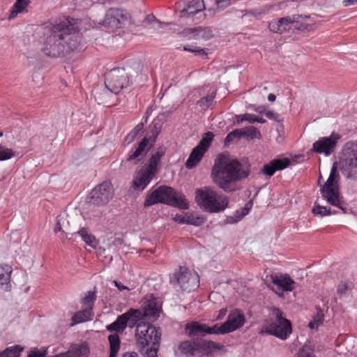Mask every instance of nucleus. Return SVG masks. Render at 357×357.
<instances>
[{"instance_id": "nucleus-36", "label": "nucleus", "mask_w": 357, "mask_h": 357, "mask_svg": "<svg viewBox=\"0 0 357 357\" xmlns=\"http://www.w3.org/2000/svg\"><path fill=\"white\" fill-rule=\"evenodd\" d=\"M312 212L315 215H319L324 217L331 214H335L337 212L336 211H332L331 207L323 206L319 204H316L312 209Z\"/></svg>"}, {"instance_id": "nucleus-38", "label": "nucleus", "mask_w": 357, "mask_h": 357, "mask_svg": "<svg viewBox=\"0 0 357 357\" xmlns=\"http://www.w3.org/2000/svg\"><path fill=\"white\" fill-rule=\"evenodd\" d=\"M148 144L149 139L148 137H146L140 142L135 151L128 155V160L130 161L138 158L144 151L145 148L148 146Z\"/></svg>"}, {"instance_id": "nucleus-31", "label": "nucleus", "mask_w": 357, "mask_h": 357, "mask_svg": "<svg viewBox=\"0 0 357 357\" xmlns=\"http://www.w3.org/2000/svg\"><path fill=\"white\" fill-rule=\"evenodd\" d=\"M109 342V357H116L120 349V338L117 333L111 334L108 337Z\"/></svg>"}, {"instance_id": "nucleus-26", "label": "nucleus", "mask_w": 357, "mask_h": 357, "mask_svg": "<svg viewBox=\"0 0 357 357\" xmlns=\"http://www.w3.org/2000/svg\"><path fill=\"white\" fill-rule=\"evenodd\" d=\"M185 331L190 337H203L207 334V325L192 321L185 324Z\"/></svg>"}, {"instance_id": "nucleus-59", "label": "nucleus", "mask_w": 357, "mask_h": 357, "mask_svg": "<svg viewBox=\"0 0 357 357\" xmlns=\"http://www.w3.org/2000/svg\"><path fill=\"white\" fill-rule=\"evenodd\" d=\"M80 1L83 3L85 6H91L95 3L94 0H80Z\"/></svg>"}, {"instance_id": "nucleus-32", "label": "nucleus", "mask_w": 357, "mask_h": 357, "mask_svg": "<svg viewBox=\"0 0 357 357\" xmlns=\"http://www.w3.org/2000/svg\"><path fill=\"white\" fill-rule=\"evenodd\" d=\"M165 148L163 146L160 147L156 153L153 154L149 161V166L151 169H154L158 171V167L160 164L161 158L165 153Z\"/></svg>"}, {"instance_id": "nucleus-14", "label": "nucleus", "mask_w": 357, "mask_h": 357, "mask_svg": "<svg viewBox=\"0 0 357 357\" xmlns=\"http://www.w3.org/2000/svg\"><path fill=\"white\" fill-rule=\"evenodd\" d=\"M137 314H139V312L134 311L132 308L130 309L126 312L119 315L116 321L107 326V330L109 332L123 333L128 326L130 328L135 327L137 324L135 319L137 317Z\"/></svg>"}, {"instance_id": "nucleus-49", "label": "nucleus", "mask_w": 357, "mask_h": 357, "mask_svg": "<svg viewBox=\"0 0 357 357\" xmlns=\"http://www.w3.org/2000/svg\"><path fill=\"white\" fill-rule=\"evenodd\" d=\"M214 98H215V95L213 94V93H212L210 95H208L206 97L202 98L199 100V103L201 105H202L204 107V109H206L211 105Z\"/></svg>"}, {"instance_id": "nucleus-56", "label": "nucleus", "mask_w": 357, "mask_h": 357, "mask_svg": "<svg viewBox=\"0 0 357 357\" xmlns=\"http://www.w3.org/2000/svg\"><path fill=\"white\" fill-rule=\"evenodd\" d=\"M113 282H114V285L118 288V289L121 291L123 290H128L129 289L128 287L123 285L122 284H121L120 282H119L116 280H114Z\"/></svg>"}, {"instance_id": "nucleus-4", "label": "nucleus", "mask_w": 357, "mask_h": 357, "mask_svg": "<svg viewBox=\"0 0 357 357\" xmlns=\"http://www.w3.org/2000/svg\"><path fill=\"white\" fill-rule=\"evenodd\" d=\"M158 203L181 209H188L189 207L183 195L167 185H161L149 193L145 199L144 206L146 208Z\"/></svg>"}, {"instance_id": "nucleus-43", "label": "nucleus", "mask_w": 357, "mask_h": 357, "mask_svg": "<svg viewBox=\"0 0 357 357\" xmlns=\"http://www.w3.org/2000/svg\"><path fill=\"white\" fill-rule=\"evenodd\" d=\"M15 155V152L0 144V161L8 160Z\"/></svg>"}, {"instance_id": "nucleus-57", "label": "nucleus", "mask_w": 357, "mask_h": 357, "mask_svg": "<svg viewBox=\"0 0 357 357\" xmlns=\"http://www.w3.org/2000/svg\"><path fill=\"white\" fill-rule=\"evenodd\" d=\"M357 3V0H344L342 4L344 7Z\"/></svg>"}, {"instance_id": "nucleus-18", "label": "nucleus", "mask_w": 357, "mask_h": 357, "mask_svg": "<svg viewBox=\"0 0 357 357\" xmlns=\"http://www.w3.org/2000/svg\"><path fill=\"white\" fill-rule=\"evenodd\" d=\"M176 9L180 17H187L204 10L205 6L203 0H183L176 3Z\"/></svg>"}, {"instance_id": "nucleus-10", "label": "nucleus", "mask_w": 357, "mask_h": 357, "mask_svg": "<svg viewBox=\"0 0 357 357\" xmlns=\"http://www.w3.org/2000/svg\"><path fill=\"white\" fill-rule=\"evenodd\" d=\"M130 23L131 16L126 10L113 8L107 10L104 20L99 24L114 31Z\"/></svg>"}, {"instance_id": "nucleus-51", "label": "nucleus", "mask_w": 357, "mask_h": 357, "mask_svg": "<svg viewBox=\"0 0 357 357\" xmlns=\"http://www.w3.org/2000/svg\"><path fill=\"white\" fill-rule=\"evenodd\" d=\"M257 116L252 114H245L242 116V120H237L238 123L243 122L244 121H248L250 123H255Z\"/></svg>"}, {"instance_id": "nucleus-45", "label": "nucleus", "mask_w": 357, "mask_h": 357, "mask_svg": "<svg viewBox=\"0 0 357 357\" xmlns=\"http://www.w3.org/2000/svg\"><path fill=\"white\" fill-rule=\"evenodd\" d=\"M229 333L223 324H216L213 327L207 326V334H225Z\"/></svg>"}, {"instance_id": "nucleus-13", "label": "nucleus", "mask_w": 357, "mask_h": 357, "mask_svg": "<svg viewBox=\"0 0 357 357\" xmlns=\"http://www.w3.org/2000/svg\"><path fill=\"white\" fill-rule=\"evenodd\" d=\"M213 137L214 135L211 132H208L204 134L198 145L192 149L190 154V156L185 162L186 168L192 169L201 161L204 154L209 148Z\"/></svg>"}, {"instance_id": "nucleus-5", "label": "nucleus", "mask_w": 357, "mask_h": 357, "mask_svg": "<svg viewBox=\"0 0 357 357\" xmlns=\"http://www.w3.org/2000/svg\"><path fill=\"white\" fill-rule=\"evenodd\" d=\"M195 202L201 208L209 213L223 211L229 204L227 196L218 193L209 186L196 189Z\"/></svg>"}, {"instance_id": "nucleus-62", "label": "nucleus", "mask_w": 357, "mask_h": 357, "mask_svg": "<svg viewBox=\"0 0 357 357\" xmlns=\"http://www.w3.org/2000/svg\"><path fill=\"white\" fill-rule=\"evenodd\" d=\"M114 0H94L95 3H99L101 4H105L107 3L112 2Z\"/></svg>"}, {"instance_id": "nucleus-58", "label": "nucleus", "mask_w": 357, "mask_h": 357, "mask_svg": "<svg viewBox=\"0 0 357 357\" xmlns=\"http://www.w3.org/2000/svg\"><path fill=\"white\" fill-rule=\"evenodd\" d=\"M183 50H185V51L197 52L199 54H204L205 53L204 50L203 49L192 50V49H190V48H188L187 47L185 46L183 47Z\"/></svg>"}, {"instance_id": "nucleus-42", "label": "nucleus", "mask_w": 357, "mask_h": 357, "mask_svg": "<svg viewBox=\"0 0 357 357\" xmlns=\"http://www.w3.org/2000/svg\"><path fill=\"white\" fill-rule=\"evenodd\" d=\"M353 289V284L349 282H340L337 287V294L343 296L348 294Z\"/></svg>"}, {"instance_id": "nucleus-24", "label": "nucleus", "mask_w": 357, "mask_h": 357, "mask_svg": "<svg viewBox=\"0 0 357 357\" xmlns=\"http://www.w3.org/2000/svg\"><path fill=\"white\" fill-rule=\"evenodd\" d=\"M245 322V317L243 313L239 310L232 311L228 316L227 321L223 323L227 331L232 332L241 327Z\"/></svg>"}, {"instance_id": "nucleus-64", "label": "nucleus", "mask_w": 357, "mask_h": 357, "mask_svg": "<svg viewBox=\"0 0 357 357\" xmlns=\"http://www.w3.org/2000/svg\"><path fill=\"white\" fill-rule=\"evenodd\" d=\"M226 314V310L222 309L220 310V314L218 317V319H220L222 317L225 316Z\"/></svg>"}, {"instance_id": "nucleus-9", "label": "nucleus", "mask_w": 357, "mask_h": 357, "mask_svg": "<svg viewBox=\"0 0 357 357\" xmlns=\"http://www.w3.org/2000/svg\"><path fill=\"white\" fill-rule=\"evenodd\" d=\"M114 188L110 181H105L96 185L86 197L88 208L100 207L107 205L113 198Z\"/></svg>"}, {"instance_id": "nucleus-27", "label": "nucleus", "mask_w": 357, "mask_h": 357, "mask_svg": "<svg viewBox=\"0 0 357 357\" xmlns=\"http://www.w3.org/2000/svg\"><path fill=\"white\" fill-rule=\"evenodd\" d=\"M271 278L272 282L283 291H291L294 289V281L289 275L272 274Z\"/></svg>"}, {"instance_id": "nucleus-53", "label": "nucleus", "mask_w": 357, "mask_h": 357, "mask_svg": "<svg viewBox=\"0 0 357 357\" xmlns=\"http://www.w3.org/2000/svg\"><path fill=\"white\" fill-rule=\"evenodd\" d=\"M265 114H266V117H268L270 119H275L276 121H278L279 114H278L277 113H275L273 111L266 112Z\"/></svg>"}, {"instance_id": "nucleus-33", "label": "nucleus", "mask_w": 357, "mask_h": 357, "mask_svg": "<svg viewBox=\"0 0 357 357\" xmlns=\"http://www.w3.org/2000/svg\"><path fill=\"white\" fill-rule=\"evenodd\" d=\"M29 3V0H17L13 6L9 19L15 18L18 13H22Z\"/></svg>"}, {"instance_id": "nucleus-15", "label": "nucleus", "mask_w": 357, "mask_h": 357, "mask_svg": "<svg viewBox=\"0 0 357 357\" xmlns=\"http://www.w3.org/2000/svg\"><path fill=\"white\" fill-rule=\"evenodd\" d=\"M307 15H294L291 17H282L279 20H273L268 24V29L271 32L282 33L290 29V24L301 22L303 20H307Z\"/></svg>"}, {"instance_id": "nucleus-1", "label": "nucleus", "mask_w": 357, "mask_h": 357, "mask_svg": "<svg viewBox=\"0 0 357 357\" xmlns=\"http://www.w3.org/2000/svg\"><path fill=\"white\" fill-rule=\"evenodd\" d=\"M81 38L73 19L54 20L43 25L41 50L47 56L62 57L77 49Z\"/></svg>"}, {"instance_id": "nucleus-12", "label": "nucleus", "mask_w": 357, "mask_h": 357, "mask_svg": "<svg viewBox=\"0 0 357 357\" xmlns=\"http://www.w3.org/2000/svg\"><path fill=\"white\" fill-rule=\"evenodd\" d=\"M170 282L179 285L183 291H190L199 287V278L197 274H192L187 268L180 266L171 277Z\"/></svg>"}, {"instance_id": "nucleus-41", "label": "nucleus", "mask_w": 357, "mask_h": 357, "mask_svg": "<svg viewBox=\"0 0 357 357\" xmlns=\"http://www.w3.org/2000/svg\"><path fill=\"white\" fill-rule=\"evenodd\" d=\"M144 129V123H140L139 124H137L135 128L127 135L126 138V141L130 144L131 142H132L136 137L139 135V133H140L141 132H142Z\"/></svg>"}, {"instance_id": "nucleus-7", "label": "nucleus", "mask_w": 357, "mask_h": 357, "mask_svg": "<svg viewBox=\"0 0 357 357\" xmlns=\"http://www.w3.org/2000/svg\"><path fill=\"white\" fill-rule=\"evenodd\" d=\"M271 318L263 326V331L282 340H285L291 333V324L283 317L282 311L277 307H271Z\"/></svg>"}, {"instance_id": "nucleus-54", "label": "nucleus", "mask_w": 357, "mask_h": 357, "mask_svg": "<svg viewBox=\"0 0 357 357\" xmlns=\"http://www.w3.org/2000/svg\"><path fill=\"white\" fill-rule=\"evenodd\" d=\"M252 205V202H249L242 210V216L247 215Z\"/></svg>"}, {"instance_id": "nucleus-20", "label": "nucleus", "mask_w": 357, "mask_h": 357, "mask_svg": "<svg viewBox=\"0 0 357 357\" xmlns=\"http://www.w3.org/2000/svg\"><path fill=\"white\" fill-rule=\"evenodd\" d=\"M176 352L182 357H202L204 355V349L200 342L183 341L179 344Z\"/></svg>"}, {"instance_id": "nucleus-29", "label": "nucleus", "mask_w": 357, "mask_h": 357, "mask_svg": "<svg viewBox=\"0 0 357 357\" xmlns=\"http://www.w3.org/2000/svg\"><path fill=\"white\" fill-rule=\"evenodd\" d=\"M112 92L107 87L104 89H97L93 91V96L99 105H109L111 101L109 98Z\"/></svg>"}, {"instance_id": "nucleus-25", "label": "nucleus", "mask_w": 357, "mask_h": 357, "mask_svg": "<svg viewBox=\"0 0 357 357\" xmlns=\"http://www.w3.org/2000/svg\"><path fill=\"white\" fill-rule=\"evenodd\" d=\"M89 353L85 344H73L66 352L61 353L52 357H86Z\"/></svg>"}, {"instance_id": "nucleus-60", "label": "nucleus", "mask_w": 357, "mask_h": 357, "mask_svg": "<svg viewBox=\"0 0 357 357\" xmlns=\"http://www.w3.org/2000/svg\"><path fill=\"white\" fill-rule=\"evenodd\" d=\"M310 27V25L309 24H301L300 26L297 27L298 30L305 31V30H309V28Z\"/></svg>"}, {"instance_id": "nucleus-16", "label": "nucleus", "mask_w": 357, "mask_h": 357, "mask_svg": "<svg viewBox=\"0 0 357 357\" xmlns=\"http://www.w3.org/2000/svg\"><path fill=\"white\" fill-rule=\"evenodd\" d=\"M134 311L139 312L135 318L137 323L142 319L153 321L159 317L160 309L157 305L155 299L144 301L142 309H134Z\"/></svg>"}, {"instance_id": "nucleus-48", "label": "nucleus", "mask_w": 357, "mask_h": 357, "mask_svg": "<svg viewBox=\"0 0 357 357\" xmlns=\"http://www.w3.org/2000/svg\"><path fill=\"white\" fill-rule=\"evenodd\" d=\"M296 357H315V356L309 347L305 346L298 351Z\"/></svg>"}, {"instance_id": "nucleus-8", "label": "nucleus", "mask_w": 357, "mask_h": 357, "mask_svg": "<svg viewBox=\"0 0 357 357\" xmlns=\"http://www.w3.org/2000/svg\"><path fill=\"white\" fill-rule=\"evenodd\" d=\"M137 344L139 352L153 344H160V332L153 326L142 321L136 324Z\"/></svg>"}, {"instance_id": "nucleus-11", "label": "nucleus", "mask_w": 357, "mask_h": 357, "mask_svg": "<svg viewBox=\"0 0 357 357\" xmlns=\"http://www.w3.org/2000/svg\"><path fill=\"white\" fill-rule=\"evenodd\" d=\"M128 84V74L123 68H113L105 75V87L114 94L119 93Z\"/></svg>"}, {"instance_id": "nucleus-40", "label": "nucleus", "mask_w": 357, "mask_h": 357, "mask_svg": "<svg viewBox=\"0 0 357 357\" xmlns=\"http://www.w3.org/2000/svg\"><path fill=\"white\" fill-rule=\"evenodd\" d=\"M160 132V125L158 123L153 122L152 125L151 129V135L148 138L149 144H150V146H153L155 144L156 139Z\"/></svg>"}, {"instance_id": "nucleus-52", "label": "nucleus", "mask_w": 357, "mask_h": 357, "mask_svg": "<svg viewBox=\"0 0 357 357\" xmlns=\"http://www.w3.org/2000/svg\"><path fill=\"white\" fill-rule=\"evenodd\" d=\"M47 354L46 349L32 351L27 357H45Z\"/></svg>"}, {"instance_id": "nucleus-46", "label": "nucleus", "mask_w": 357, "mask_h": 357, "mask_svg": "<svg viewBox=\"0 0 357 357\" xmlns=\"http://www.w3.org/2000/svg\"><path fill=\"white\" fill-rule=\"evenodd\" d=\"M159 344H153L149 347H146L143 352H141L144 355V357H158V349Z\"/></svg>"}, {"instance_id": "nucleus-2", "label": "nucleus", "mask_w": 357, "mask_h": 357, "mask_svg": "<svg viewBox=\"0 0 357 357\" xmlns=\"http://www.w3.org/2000/svg\"><path fill=\"white\" fill-rule=\"evenodd\" d=\"M250 173V166L242 165L236 159L219 155L212 168L211 178L220 188L229 193L238 190L235 183L247 178Z\"/></svg>"}, {"instance_id": "nucleus-50", "label": "nucleus", "mask_w": 357, "mask_h": 357, "mask_svg": "<svg viewBox=\"0 0 357 357\" xmlns=\"http://www.w3.org/2000/svg\"><path fill=\"white\" fill-rule=\"evenodd\" d=\"M323 314H317L316 317H314L313 321H310L309 323V327L310 328H317L319 324L322 321Z\"/></svg>"}, {"instance_id": "nucleus-17", "label": "nucleus", "mask_w": 357, "mask_h": 357, "mask_svg": "<svg viewBox=\"0 0 357 357\" xmlns=\"http://www.w3.org/2000/svg\"><path fill=\"white\" fill-rule=\"evenodd\" d=\"M339 139V135L335 133L329 137H321L313 144L312 150L328 156L334 151Z\"/></svg>"}, {"instance_id": "nucleus-35", "label": "nucleus", "mask_w": 357, "mask_h": 357, "mask_svg": "<svg viewBox=\"0 0 357 357\" xmlns=\"http://www.w3.org/2000/svg\"><path fill=\"white\" fill-rule=\"evenodd\" d=\"M24 347L20 345H15L6 349L0 353V357H20V353Z\"/></svg>"}, {"instance_id": "nucleus-61", "label": "nucleus", "mask_w": 357, "mask_h": 357, "mask_svg": "<svg viewBox=\"0 0 357 357\" xmlns=\"http://www.w3.org/2000/svg\"><path fill=\"white\" fill-rule=\"evenodd\" d=\"M123 357H138V355L135 352L126 353Z\"/></svg>"}, {"instance_id": "nucleus-30", "label": "nucleus", "mask_w": 357, "mask_h": 357, "mask_svg": "<svg viewBox=\"0 0 357 357\" xmlns=\"http://www.w3.org/2000/svg\"><path fill=\"white\" fill-rule=\"evenodd\" d=\"M91 311L92 306L91 305L89 307H86V309L76 312L72 317L73 323L71 326L92 319L93 314Z\"/></svg>"}, {"instance_id": "nucleus-19", "label": "nucleus", "mask_w": 357, "mask_h": 357, "mask_svg": "<svg viewBox=\"0 0 357 357\" xmlns=\"http://www.w3.org/2000/svg\"><path fill=\"white\" fill-rule=\"evenodd\" d=\"M63 233L70 241H77V238L80 237L90 247L96 248V238L89 232L88 228L82 227L77 229L74 226L73 228H66Z\"/></svg>"}, {"instance_id": "nucleus-39", "label": "nucleus", "mask_w": 357, "mask_h": 357, "mask_svg": "<svg viewBox=\"0 0 357 357\" xmlns=\"http://www.w3.org/2000/svg\"><path fill=\"white\" fill-rule=\"evenodd\" d=\"M74 226H70L69 220L66 218H60L59 216L56 218V224L54 229L55 233L61 231H64L66 228H73Z\"/></svg>"}, {"instance_id": "nucleus-6", "label": "nucleus", "mask_w": 357, "mask_h": 357, "mask_svg": "<svg viewBox=\"0 0 357 357\" xmlns=\"http://www.w3.org/2000/svg\"><path fill=\"white\" fill-rule=\"evenodd\" d=\"M339 168L347 178L357 180V140L344 144L340 153Z\"/></svg>"}, {"instance_id": "nucleus-47", "label": "nucleus", "mask_w": 357, "mask_h": 357, "mask_svg": "<svg viewBox=\"0 0 357 357\" xmlns=\"http://www.w3.org/2000/svg\"><path fill=\"white\" fill-rule=\"evenodd\" d=\"M96 299L95 291H89L87 295L82 299V303L86 305V307H89L91 305L93 307V303Z\"/></svg>"}, {"instance_id": "nucleus-34", "label": "nucleus", "mask_w": 357, "mask_h": 357, "mask_svg": "<svg viewBox=\"0 0 357 357\" xmlns=\"http://www.w3.org/2000/svg\"><path fill=\"white\" fill-rule=\"evenodd\" d=\"M12 267L9 265H0V284L6 285L10 282Z\"/></svg>"}, {"instance_id": "nucleus-23", "label": "nucleus", "mask_w": 357, "mask_h": 357, "mask_svg": "<svg viewBox=\"0 0 357 357\" xmlns=\"http://www.w3.org/2000/svg\"><path fill=\"white\" fill-rule=\"evenodd\" d=\"M290 165V160L284 158L274 159L263 166L261 172L268 176H273L276 171L282 170Z\"/></svg>"}, {"instance_id": "nucleus-28", "label": "nucleus", "mask_w": 357, "mask_h": 357, "mask_svg": "<svg viewBox=\"0 0 357 357\" xmlns=\"http://www.w3.org/2000/svg\"><path fill=\"white\" fill-rule=\"evenodd\" d=\"M173 220L180 224H188L194 226H200L204 222V219L201 216H195L192 214H176Z\"/></svg>"}, {"instance_id": "nucleus-37", "label": "nucleus", "mask_w": 357, "mask_h": 357, "mask_svg": "<svg viewBox=\"0 0 357 357\" xmlns=\"http://www.w3.org/2000/svg\"><path fill=\"white\" fill-rule=\"evenodd\" d=\"M242 137H247L250 139H259L261 135L259 130L254 126H248L241 128Z\"/></svg>"}, {"instance_id": "nucleus-55", "label": "nucleus", "mask_w": 357, "mask_h": 357, "mask_svg": "<svg viewBox=\"0 0 357 357\" xmlns=\"http://www.w3.org/2000/svg\"><path fill=\"white\" fill-rule=\"evenodd\" d=\"M203 346H204V355L206 354V348L208 347H212V348H215V346H216V343L213 342H211V341H208V342H203V343H201Z\"/></svg>"}, {"instance_id": "nucleus-3", "label": "nucleus", "mask_w": 357, "mask_h": 357, "mask_svg": "<svg viewBox=\"0 0 357 357\" xmlns=\"http://www.w3.org/2000/svg\"><path fill=\"white\" fill-rule=\"evenodd\" d=\"M321 176L318 179L320 185V193L324 199L331 205L340 209L343 213H347L348 208L339 190L340 176L337 172V162H335L331 170L330 175L324 185L321 184Z\"/></svg>"}, {"instance_id": "nucleus-63", "label": "nucleus", "mask_w": 357, "mask_h": 357, "mask_svg": "<svg viewBox=\"0 0 357 357\" xmlns=\"http://www.w3.org/2000/svg\"><path fill=\"white\" fill-rule=\"evenodd\" d=\"M275 96L273 93H270L268 96V100L271 102H273L275 100Z\"/></svg>"}, {"instance_id": "nucleus-22", "label": "nucleus", "mask_w": 357, "mask_h": 357, "mask_svg": "<svg viewBox=\"0 0 357 357\" xmlns=\"http://www.w3.org/2000/svg\"><path fill=\"white\" fill-rule=\"evenodd\" d=\"M183 34L190 40L203 42L213 38L214 31L212 28L208 26H198L194 29H185Z\"/></svg>"}, {"instance_id": "nucleus-44", "label": "nucleus", "mask_w": 357, "mask_h": 357, "mask_svg": "<svg viewBox=\"0 0 357 357\" xmlns=\"http://www.w3.org/2000/svg\"><path fill=\"white\" fill-rule=\"evenodd\" d=\"M242 137V132L241 129H235L229 132L225 139V144H230L235 140L240 139Z\"/></svg>"}, {"instance_id": "nucleus-21", "label": "nucleus", "mask_w": 357, "mask_h": 357, "mask_svg": "<svg viewBox=\"0 0 357 357\" xmlns=\"http://www.w3.org/2000/svg\"><path fill=\"white\" fill-rule=\"evenodd\" d=\"M157 170L151 169L149 165L140 169L133 179V188L135 190H144L155 176Z\"/></svg>"}]
</instances>
